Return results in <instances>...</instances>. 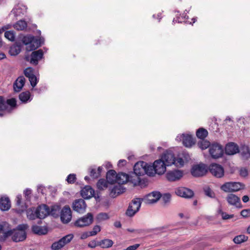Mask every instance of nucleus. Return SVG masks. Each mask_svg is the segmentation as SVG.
Segmentation results:
<instances>
[{"instance_id":"1","label":"nucleus","mask_w":250,"mask_h":250,"mask_svg":"<svg viewBox=\"0 0 250 250\" xmlns=\"http://www.w3.org/2000/svg\"><path fill=\"white\" fill-rule=\"evenodd\" d=\"M17 107V100L15 98H12L5 100L3 96H0V111L11 113Z\"/></svg>"},{"instance_id":"2","label":"nucleus","mask_w":250,"mask_h":250,"mask_svg":"<svg viewBox=\"0 0 250 250\" xmlns=\"http://www.w3.org/2000/svg\"><path fill=\"white\" fill-rule=\"evenodd\" d=\"M142 201L143 199L142 198H136L132 200L126 211V215L129 217L133 216L139 210Z\"/></svg>"},{"instance_id":"3","label":"nucleus","mask_w":250,"mask_h":250,"mask_svg":"<svg viewBox=\"0 0 250 250\" xmlns=\"http://www.w3.org/2000/svg\"><path fill=\"white\" fill-rule=\"evenodd\" d=\"M245 185L240 182H227L221 187V189L226 192H232L244 189Z\"/></svg>"},{"instance_id":"4","label":"nucleus","mask_w":250,"mask_h":250,"mask_svg":"<svg viewBox=\"0 0 250 250\" xmlns=\"http://www.w3.org/2000/svg\"><path fill=\"white\" fill-rule=\"evenodd\" d=\"M209 153L215 159L222 157L224 153L223 147L219 143H213L209 147Z\"/></svg>"},{"instance_id":"5","label":"nucleus","mask_w":250,"mask_h":250,"mask_svg":"<svg viewBox=\"0 0 250 250\" xmlns=\"http://www.w3.org/2000/svg\"><path fill=\"white\" fill-rule=\"evenodd\" d=\"M94 220L93 215L89 212L86 215L78 219L74 223L75 226L79 228H83L88 226L92 224Z\"/></svg>"},{"instance_id":"6","label":"nucleus","mask_w":250,"mask_h":250,"mask_svg":"<svg viewBox=\"0 0 250 250\" xmlns=\"http://www.w3.org/2000/svg\"><path fill=\"white\" fill-rule=\"evenodd\" d=\"M207 166L203 163L194 165L191 169V173L194 177H202L208 172Z\"/></svg>"},{"instance_id":"7","label":"nucleus","mask_w":250,"mask_h":250,"mask_svg":"<svg viewBox=\"0 0 250 250\" xmlns=\"http://www.w3.org/2000/svg\"><path fill=\"white\" fill-rule=\"evenodd\" d=\"M43 56V52L42 49H39L36 51H33L30 57H26L25 60L29 62L31 64L37 65L39 61L41 60Z\"/></svg>"},{"instance_id":"8","label":"nucleus","mask_w":250,"mask_h":250,"mask_svg":"<svg viewBox=\"0 0 250 250\" xmlns=\"http://www.w3.org/2000/svg\"><path fill=\"white\" fill-rule=\"evenodd\" d=\"M208 169L216 178H221L224 175V168L219 164L212 163L209 165Z\"/></svg>"},{"instance_id":"9","label":"nucleus","mask_w":250,"mask_h":250,"mask_svg":"<svg viewBox=\"0 0 250 250\" xmlns=\"http://www.w3.org/2000/svg\"><path fill=\"white\" fill-rule=\"evenodd\" d=\"M167 165L160 158L155 160L153 163V168H155V172L159 175H163L166 171V167Z\"/></svg>"},{"instance_id":"10","label":"nucleus","mask_w":250,"mask_h":250,"mask_svg":"<svg viewBox=\"0 0 250 250\" xmlns=\"http://www.w3.org/2000/svg\"><path fill=\"white\" fill-rule=\"evenodd\" d=\"M162 194L159 191H153L142 198L146 204H151L157 202L161 197Z\"/></svg>"},{"instance_id":"11","label":"nucleus","mask_w":250,"mask_h":250,"mask_svg":"<svg viewBox=\"0 0 250 250\" xmlns=\"http://www.w3.org/2000/svg\"><path fill=\"white\" fill-rule=\"evenodd\" d=\"M71 210L69 206L65 205L61 210L60 218L63 224L69 223L72 218Z\"/></svg>"},{"instance_id":"12","label":"nucleus","mask_w":250,"mask_h":250,"mask_svg":"<svg viewBox=\"0 0 250 250\" xmlns=\"http://www.w3.org/2000/svg\"><path fill=\"white\" fill-rule=\"evenodd\" d=\"M86 207V204L83 199L75 200L73 201L72 206L73 209L80 213H83L85 210Z\"/></svg>"},{"instance_id":"13","label":"nucleus","mask_w":250,"mask_h":250,"mask_svg":"<svg viewBox=\"0 0 250 250\" xmlns=\"http://www.w3.org/2000/svg\"><path fill=\"white\" fill-rule=\"evenodd\" d=\"M183 176V172L179 170L169 171L166 174V178L170 182L176 181L180 180Z\"/></svg>"},{"instance_id":"14","label":"nucleus","mask_w":250,"mask_h":250,"mask_svg":"<svg viewBox=\"0 0 250 250\" xmlns=\"http://www.w3.org/2000/svg\"><path fill=\"white\" fill-rule=\"evenodd\" d=\"M109 195L112 198H115L125 192V188H123L122 185H118L111 186L109 188Z\"/></svg>"},{"instance_id":"15","label":"nucleus","mask_w":250,"mask_h":250,"mask_svg":"<svg viewBox=\"0 0 250 250\" xmlns=\"http://www.w3.org/2000/svg\"><path fill=\"white\" fill-rule=\"evenodd\" d=\"M161 158L164 161L167 166H169L174 163L175 157L172 151H167L162 155Z\"/></svg>"},{"instance_id":"16","label":"nucleus","mask_w":250,"mask_h":250,"mask_svg":"<svg viewBox=\"0 0 250 250\" xmlns=\"http://www.w3.org/2000/svg\"><path fill=\"white\" fill-rule=\"evenodd\" d=\"M147 163L144 161H140L136 163L133 167L134 174L137 175L141 176L145 174V167L146 166Z\"/></svg>"},{"instance_id":"17","label":"nucleus","mask_w":250,"mask_h":250,"mask_svg":"<svg viewBox=\"0 0 250 250\" xmlns=\"http://www.w3.org/2000/svg\"><path fill=\"white\" fill-rule=\"evenodd\" d=\"M36 209L40 219H44L49 215V207L45 204L39 205Z\"/></svg>"},{"instance_id":"18","label":"nucleus","mask_w":250,"mask_h":250,"mask_svg":"<svg viewBox=\"0 0 250 250\" xmlns=\"http://www.w3.org/2000/svg\"><path fill=\"white\" fill-rule=\"evenodd\" d=\"M44 39L40 38H35L34 36V39L33 40V42L31 43L30 45H28L26 46V49L28 51H31L35 50L38 48L40 47L42 44L43 43Z\"/></svg>"},{"instance_id":"19","label":"nucleus","mask_w":250,"mask_h":250,"mask_svg":"<svg viewBox=\"0 0 250 250\" xmlns=\"http://www.w3.org/2000/svg\"><path fill=\"white\" fill-rule=\"evenodd\" d=\"M27 237L26 231H19L15 229L13 235L12 236V240L15 242L23 241Z\"/></svg>"},{"instance_id":"20","label":"nucleus","mask_w":250,"mask_h":250,"mask_svg":"<svg viewBox=\"0 0 250 250\" xmlns=\"http://www.w3.org/2000/svg\"><path fill=\"white\" fill-rule=\"evenodd\" d=\"M94 190L90 186H85L81 191V195L84 199H89L92 197Z\"/></svg>"},{"instance_id":"21","label":"nucleus","mask_w":250,"mask_h":250,"mask_svg":"<svg viewBox=\"0 0 250 250\" xmlns=\"http://www.w3.org/2000/svg\"><path fill=\"white\" fill-rule=\"evenodd\" d=\"M31 230L34 234L38 235H45L48 231L47 227L39 226L36 225H34L32 226Z\"/></svg>"},{"instance_id":"22","label":"nucleus","mask_w":250,"mask_h":250,"mask_svg":"<svg viewBox=\"0 0 250 250\" xmlns=\"http://www.w3.org/2000/svg\"><path fill=\"white\" fill-rule=\"evenodd\" d=\"M22 47V44L21 42L19 41H16L15 43L10 47L9 50V53L11 56H17L21 51Z\"/></svg>"},{"instance_id":"23","label":"nucleus","mask_w":250,"mask_h":250,"mask_svg":"<svg viewBox=\"0 0 250 250\" xmlns=\"http://www.w3.org/2000/svg\"><path fill=\"white\" fill-rule=\"evenodd\" d=\"M239 152L238 146L234 143H228L225 147V152L228 155H233Z\"/></svg>"},{"instance_id":"24","label":"nucleus","mask_w":250,"mask_h":250,"mask_svg":"<svg viewBox=\"0 0 250 250\" xmlns=\"http://www.w3.org/2000/svg\"><path fill=\"white\" fill-rule=\"evenodd\" d=\"M25 79L23 76L19 77L13 84L14 89L15 92H20L24 85Z\"/></svg>"},{"instance_id":"25","label":"nucleus","mask_w":250,"mask_h":250,"mask_svg":"<svg viewBox=\"0 0 250 250\" xmlns=\"http://www.w3.org/2000/svg\"><path fill=\"white\" fill-rule=\"evenodd\" d=\"M227 200L231 205L235 206L236 207H241L240 199L235 194H229L227 197Z\"/></svg>"},{"instance_id":"26","label":"nucleus","mask_w":250,"mask_h":250,"mask_svg":"<svg viewBox=\"0 0 250 250\" xmlns=\"http://www.w3.org/2000/svg\"><path fill=\"white\" fill-rule=\"evenodd\" d=\"M118 176V173H117L116 171L113 169L108 170L106 175L107 182L111 184L116 183Z\"/></svg>"},{"instance_id":"27","label":"nucleus","mask_w":250,"mask_h":250,"mask_svg":"<svg viewBox=\"0 0 250 250\" xmlns=\"http://www.w3.org/2000/svg\"><path fill=\"white\" fill-rule=\"evenodd\" d=\"M19 39H20L19 41L21 42L22 45L24 44L27 46L30 45L32 42H33L34 36L30 34L25 36L20 35Z\"/></svg>"},{"instance_id":"28","label":"nucleus","mask_w":250,"mask_h":250,"mask_svg":"<svg viewBox=\"0 0 250 250\" xmlns=\"http://www.w3.org/2000/svg\"><path fill=\"white\" fill-rule=\"evenodd\" d=\"M11 207L10 201L8 197H1L0 199V209L8 210Z\"/></svg>"},{"instance_id":"29","label":"nucleus","mask_w":250,"mask_h":250,"mask_svg":"<svg viewBox=\"0 0 250 250\" xmlns=\"http://www.w3.org/2000/svg\"><path fill=\"white\" fill-rule=\"evenodd\" d=\"M129 179V175L124 172H119L116 183L120 185H123L128 182Z\"/></svg>"},{"instance_id":"30","label":"nucleus","mask_w":250,"mask_h":250,"mask_svg":"<svg viewBox=\"0 0 250 250\" xmlns=\"http://www.w3.org/2000/svg\"><path fill=\"white\" fill-rule=\"evenodd\" d=\"M140 175H137L133 173V175H129V179L128 182H129L133 185V186H142V181L140 178Z\"/></svg>"},{"instance_id":"31","label":"nucleus","mask_w":250,"mask_h":250,"mask_svg":"<svg viewBox=\"0 0 250 250\" xmlns=\"http://www.w3.org/2000/svg\"><path fill=\"white\" fill-rule=\"evenodd\" d=\"M113 243V241L109 239H104L98 242V246H100L103 249L110 248L112 246Z\"/></svg>"},{"instance_id":"32","label":"nucleus","mask_w":250,"mask_h":250,"mask_svg":"<svg viewBox=\"0 0 250 250\" xmlns=\"http://www.w3.org/2000/svg\"><path fill=\"white\" fill-rule=\"evenodd\" d=\"M27 217L29 220H33L39 218L37 211L35 208H30L27 210Z\"/></svg>"},{"instance_id":"33","label":"nucleus","mask_w":250,"mask_h":250,"mask_svg":"<svg viewBox=\"0 0 250 250\" xmlns=\"http://www.w3.org/2000/svg\"><path fill=\"white\" fill-rule=\"evenodd\" d=\"M61 207L59 205H54L51 206V209L49 208V215L53 216L54 218H57L59 216Z\"/></svg>"},{"instance_id":"34","label":"nucleus","mask_w":250,"mask_h":250,"mask_svg":"<svg viewBox=\"0 0 250 250\" xmlns=\"http://www.w3.org/2000/svg\"><path fill=\"white\" fill-rule=\"evenodd\" d=\"M27 27V22L24 20H20L14 25V27L17 30L21 31L25 29Z\"/></svg>"},{"instance_id":"35","label":"nucleus","mask_w":250,"mask_h":250,"mask_svg":"<svg viewBox=\"0 0 250 250\" xmlns=\"http://www.w3.org/2000/svg\"><path fill=\"white\" fill-rule=\"evenodd\" d=\"M30 96V92L26 91L21 93L19 95V98L22 103H26L29 100Z\"/></svg>"},{"instance_id":"36","label":"nucleus","mask_w":250,"mask_h":250,"mask_svg":"<svg viewBox=\"0 0 250 250\" xmlns=\"http://www.w3.org/2000/svg\"><path fill=\"white\" fill-rule=\"evenodd\" d=\"M211 145V144L208 141L205 139H201L197 143L198 147L202 150L206 149L208 147L209 148Z\"/></svg>"},{"instance_id":"37","label":"nucleus","mask_w":250,"mask_h":250,"mask_svg":"<svg viewBox=\"0 0 250 250\" xmlns=\"http://www.w3.org/2000/svg\"><path fill=\"white\" fill-rule=\"evenodd\" d=\"M208 135V131L203 128H200L196 131L197 137L201 140L205 139V138L207 137Z\"/></svg>"},{"instance_id":"38","label":"nucleus","mask_w":250,"mask_h":250,"mask_svg":"<svg viewBox=\"0 0 250 250\" xmlns=\"http://www.w3.org/2000/svg\"><path fill=\"white\" fill-rule=\"evenodd\" d=\"M187 191H188V188H185L181 187V188H179L176 189L175 193L178 196L187 198H188Z\"/></svg>"},{"instance_id":"39","label":"nucleus","mask_w":250,"mask_h":250,"mask_svg":"<svg viewBox=\"0 0 250 250\" xmlns=\"http://www.w3.org/2000/svg\"><path fill=\"white\" fill-rule=\"evenodd\" d=\"M109 183L107 180L104 179H100L97 183V187L100 190H104V188H107Z\"/></svg>"},{"instance_id":"40","label":"nucleus","mask_w":250,"mask_h":250,"mask_svg":"<svg viewBox=\"0 0 250 250\" xmlns=\"http://www.w3.org/2000/svg\"><path fill=\"white\" fill-rule=\"evenodd\" d=\"M74 237V235L72 234H67L61 239H60V242H61L62 244L64 246L65 245L68 244L70 241L72 240Z\"/></svg>"},{"instance_id":"41","label":"nucleus","mask_w":250,"mask_h":250,"mask_svg":"<svg viewBox=\"0 0 250 250\" xmlns=\"http://www.w3.org/2000/svg\"><path fill=\"white\" fill-rule=\"evenodd\" d=\"M152 167H153V164L152 165H148L147 163L146 166L145 167V174H146L149 176H154L156 173L155 172V168H153Z\"/></svg>"},{"instance_id":"42","label":"nucleus","mask_w":250,"mask_h":250,"mask_svg":"<svg viewBox=\"0 0 250 250\" xmlns=\"http://www.w3.org/2000/svg\"><path fill=\"white\" fill-rule=\"evenodd\" d=\"M167 227H162L156 228L154 229H147L146 230H144V229H135V231L134 232H135L137 234L143 233L145 231L147 232H151L153 231L162 230L163 229H167Z\"/></svg>"},{"instance_id":"43","label":"nucleus","mask_w":250,"mask_h":250,"mask_svg":"<svg viewBox=\"0 0 250 250\" xmlns=\"http://www.w3.org/2000/svg\"><path fill=\"white\" fill-rule=\"evenodd\" d=\"M248 237L244 235H240L235 236L233 239V241L236 244H241L248 240Z\"/></svg>"},{"instance_id":"44","label":"nucleus","mask_w":250,"mask_h":250,"mask_svg":"<svg viewBox=\"0 0 250 250\" xmlns=\"http://www.w3.org/2000/svg\"><path fill=\"white\" fill-rule=\"evenodd\" d=\"M4 37L10 41H14L15 37L14 32L13 31H6L4 33Z\"/></svg>"},{"instance_id":"45","label":"nucleus","mask_w":250,"mask_h":250,"mask_svg":"<svg viewBox=\"0 0 250 250\" xmlns=\"http://www.w3.org/2000/svg\"><path fill=\"white\" fill-rule=\"evenodd\" d=\"M218 213L221 216L223 220L230 219L233 218L234 216L233 214L229 215L227 214L226 212L223 211L221 209H218Z\"/></svg>"},{"instance_id":"46","label":"nucleus","mask_w":250,"mask_h":250,"mask_svg":"<svg viewBox=\"0 0 250 250\" xmlns=\"http://www.w3.org/2000/svg\"><path fill=\"white\" fill-rule=\"evenodd\" d=\"M177 139L180 141H182L183 144L188 147V134H182L180 136H177Z\"/></svg>"},{"instance_id":"47","label":"nucleus","mask_w":250,"mask_h":250,"mask_svg":"<svg viewBox=\"0 0 250 250\" xmlns=\"http://www.w3.org/2000/svg\"><path fill=\"white\" fill-rule=\"evenodd\" d=\"M64 246L62 244L61 242H60V240L54 242L51 246V248L52 250H61V249Z\"/></svg>"},{"instance_id":"48","label":"nucleus","mask_w":250,"mask_h":250,"mask_svg":"<svg viewBox=\"0 0 250 250\" xmlns=\"http://www.w3.org/2000/svg\"><path fill=\"white\" fill-rule=\"evenodd\" d=\"M96 219L99 221H102L109 219V216L107 213L101 212L97 215Z\"/></svg>"},{"instance_id":"49","label":"nucleus","mask_w":250,"mask_h":250,"mask_svg":"<svg viewBox=\"0 0 250 250\" xmlns=\"http://www.w3.org/2000/svg\"><path fill=\"white\" fill-rule=\"evenodd\" d=\"M7 229H10V225L6 222H2L0 223V233L3 232Z\"/></svg>"},{"instance_id":"50","label":"nucleus","mask_w":250,"mask_h":250,"mask_svg":"<svg viewBox=\"0 0 250 250\" xmlns=\"http://www.w3.org/2000/svg\"><path fill=\"white\" fill-rule=\"evenodd\" d=\"M184 162L183 159L182 158H176L174 160V165H175L177 167H182L184 166Z\"/></svg>"},{"instance_id":"51","label":"nucleus","mask_w":250,"mask_h":250,"mask_svg":"<svg viewBox=\"0 0 250 250\" xmlns=\"http://www.w3.org/2000/svg\"><path fill=\"white\" fill-rule=\"evenodd\" d=\"M28 227L27 224H20L15 229L19 231H25V230L28 228Z\"/></svg>"},{"instance_id":"52","label":"nucleus","mask_w":250,"mask_h":250,"mask_svg":"<svg viewBox=\"0 0 250 250\" xmlns=\"http://www.w3.org/2000/svg\"><path fill=\"white\" fill-rule=\"evenodd\" d=\"M24 75L28 78L32 76V75H34L33 74V69L31 67H28L26 68L24 70Z\"/></svg>"},{"instance_id":"53","label":"nucleus","mask_w":250,"mask_h":250,"mask_svg":"<svg viewBox=\"0 0 250 250\" xmlns=\"http://www.w3.org/2000/svg\"><path fill=\"white\" fill-rule=\"evenodd\" d=\"M76 180V175L75 174H70L67 178L66 181L69 184H73Z\"/></svg>"},{"instance_id":"54","label":"nucleus","mask_w":250,"mask_h":250,"mask_svg":"<svg viewBox=\"0 0 250 250\" xmlns=\"http://www.w3.org/2000/svg\"><path fill=\"white\" fill-rule=\"evenodd\" d=\"M28 79H29V81H30V84L32 85V86L33 87H35L37 83V77H36V76L35 75H32V76L29 77Z\"/></svg>"},{"instance_id":"55","label":"nucleus","mask_w":250,"mask_h":250,"mask_svg":"<svg viewBox=\"0 0 250 250\" xmlns=\"http://www.w3.org/2000/svg\"><path fill=\"white\" fill-rule=\"evenodd\" d=\"M100 231V226L99 225H96L93 227V230L90 231V235H92V236L96 235Z\"/></svg>"},{"instance_id":"56","label":"nucleus","mask_w":250,"mask_h":250,"mask_svg":"<svg viewBox=\"0 0 250 250\" xmlns=\"http://www.w3.org/2000/svg\"><path fill=\"white\" fill-rule=\"evenodd\" d=\"M162 197V199L165 203H167L170 201L171 195L170 193H165Z\"/></svg>"},{"instance_id":"57","label":"nucleus","mask_w":250,"mask_h":250,"mask_svg":"<svg viewBox=\"0 0 250 250\" xmlns=\"http://www.w3.org/2000/svg\"><path fill=\"white\" fill-rule=\"evenodd\" d=\"M90 175L91 177L96 179L99 177V172H97L95 168H90Z\"/></svg>"},{"instance_id":"58","label":"nucleus","mask_w":250,"mask_h":250,"mask_svg":"<svg viewBox=\"0 0 250 250\" xmlns=\"http://www.w3.org/2000/svg\"><path fill=\"white\" fill-rule=\"evenodd\" d=\"M195 144V139L188 134V147Z\"/></svg>"},{"instance_id":"59","label":"nucleus","mask_w":250,"mask_h":250,"mask_svg":"<svg viewBox=\"0 0 250 250\" xmlns=\"http://www.w3.org/2000/svg\"><path fill=\"white\" fill-rule=\"evenodd\" d=\"M187 19V18H186V16H181V17H177V20H175L174 19L173 21L175 22V21H177L178 22H179V23H182V22L186 23Z\"/></svg>"},{"instance_id":"60","label":"nucleus","mask_w":250,"mask_h":250,"mask_svg":"<svg viewBox=\"0 0 250 250\" xmlns=\"http://www.w3.org/2000/svg\"><path fill=\"white\" fill-rule=\"evenodd\" d=\"M14 230H15V229H11V228L7 229H6V230H5L3 232L8 238L9 236L13 235Z\"/></svg>"},{"instance_id":"61","label":"nucleus","mask_w":250,"mask_h":250,"mask_svg":"<svg viewBox=\"0 0 250 250\" xmlns=\"http://www.w3.org/2000/svg\"><path fill=\"white\" fill-rule=\"evenodd\" d=\"M24 194L25 197L26 198V200H29L30 197H31V190L29 189H26L24 191Z\"/></svg>"},{"instance_id":"62","label":"nucleus","mask_w":250,"mask_h":250,"mask_svg":"<svg viewBox=\"0 0 250 250\" xmlns=\"http://www.w3.org/2000/svg\"><path fill=\"white\" fill-rule=\"evenodd\" d=\"M96 246H98V242L96 240H92L88 244V247L91 248H95Z\"/></svg>"},{"instance_id":"63","label":"nucleus","mask_w":250,"mask_h":250,"mask_svg":"<svg viewBox=\"0 0 250 250\" xmlns=\"http://www.w3.org/2000/svg\"><path fill=\"white\" fill-rule=\"evenodd\" d=\"M90 234H91L90 231L83 232L81 235V239H85L87 238V237L92 236V235H90Z\"/></svg>"},{"instance_id":"64","label":"nucleus","mask_w":250,"mask_h":250,"mask_svg":"<svg viewBox=\"0 0 250 250\" xmlns=\"http://www.w3.org/2000/svg\"><path fill=\"white\" fill-rule=\"evenodd\" d=\"M140 246V244H137L128 247L126 250H135Z\"/></svg>"}]
</instances>
